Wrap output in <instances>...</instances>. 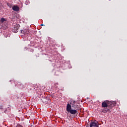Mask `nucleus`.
<instances>
[{"mask_svg": "<svg viewBox=\"0 0 127 127\" xmlns=\"http://www.w3.org/2000/svg\"><path fill=\"white\" fill-rule=\"evenodd\" d=\"M19 28L18 27V25H15L12 29L13 32H14V33H16V32H18L17 30H18Z\"/></svg>", "mask_w": 127, "mask_h": 127, "instance_id": "6", "label": "nucleus"}, {"mask_svg": "<svg viewBox=\"0 0 127 127\" xmlns=\"http://www.w3.org/2000/svg\"><path fill=\"white\" fill-rule=\"evenodd\" d=\"M13 10H14L15 11H18L19 10V7L17 6H14L12 7Z\"/></svg>", "mask_w": 127, "mask_h": 127, "instance_id": "7", "label": "nucleus"}, {"mask_svg": "<svg viewBox=\"0 0 127 127\" xmlns=\"http://www.w3.org/2000/svg\"><path fill=\"white\" fill-rule=\"evenodd\" d=\"M21 32L26 36H28L30 34V33L29 32V30L27 29H24V30H22L21 31Z\"/></svg>", "mask_w": 127, "mask_h": 127, "instance_id": "5", "label": "nucleus"}, {"mask_svg": "<svg viewBox=\"0 0 127 127\" xmlns=\"http://www.w3.org/2000/svg\"><path fill=\"white\" fill-rule=\"evenodd\" d=\"M99 123L96 122H91L90 125H87L86 127H99Z\"/></svg>", "mask_w": 127, "mask_h": 127, "instance_id": "4", "label": "nucleus"}, {"mask_svg": "<svg viewBox=\"0 0 127 127\" xmlns=\"http://www.w3.org/2000/svg\"><path fill=\"white\" fill-rule=\"evenodd\" d=\"M107 112H108V113H111V110H110V109L107 108V109H104L102 110V113H104L105 114H106V113H107Z\"/></svg>", "mask_w": 127, "mask_h": 127, "instance_id": "8", "label": "nucleus"}, {"mask_svg": "<svg viewBox=\"0 0 127 127\" xmlns=\"http://www.w3.org/2000/svg\"><path fill=\"white\" fill-rule=\"evenodd\" d=\"M44 25H45L43 24H41V26H44Z\"/></svg>", "mask_w": 127, "mask_h": 127, "instance_id": "12", "label": "nucleus"}, {"mask_svg": "<svg viewBox=\"0 0 127 127\" xmlns=\"http://www.w3.org/2000/svg\"><path fill=\"white\" fill-rule=\"evenodd\" d=\"M66 112L70 113L71 115H76L77 114V109H72L71 104L68 103L66 106Z\"/></svg>", "mask_w": 127, "mask_h": 127, "instance_id": "2", "label": "nucleus"}, {"mask_svg": "<svg viewBox=\"0 0 127 127\" xmlns=\"http://www.w3.org/2000/svg\"><path fill=\"white\" fill-rule=\"evenodd\" d=\"M2 109H3L2 106L0 105V110H2Z\"/></svg>", "mask_w": 127, "mask_h": 127, "instance_id": "10", "label": "nucleus"}, {"mask_svg": "<svg viewBox=\"0 0 127 127\" xmlns=\"http://www.w3.org/2000/svg\"><path fill=\"white\" fill-rule=\"evenodd\" d=\"M115 106H116V103L108 100L104 101L102 103V108H109V109H112V108L115 107Z\"/></svg>", "mask_w": 127, "mask_h": 127, "instance_id": "1", "label": "nucleus"}, {"mask_svg": "<svg viewBox=\"0 0 127 127\" xmlns=\"http://www.w3.org/2000/svg\"><path fill=\"white\" fill-rule=\"evenodd\" d=\"M4 21H5V19L4 18H1L0 19V22L2 23H3V22H4Z\"/></svg>", "mask_w": 127, "mask_h": 127, "instance_id": "9", "label": "nucleus"}, {"mask_svg": "<svg viewBox=\"0 0 127 127\" xmlns=\"http://www.w3.org/2000/svg\"><path fill=\"white\" fill-rule=\"evenodd\" d=\"M70 106H71L72 108L75 109V110H78L80 109V104L78 103V102L75 101V100H70Z\"/></svg>", "mask_w": 127, "mask_h": 127, "instance_id": "3", "label": "nucleus"}, {"mask_svg": "<svg viewBox=\"0 0 127 127\" xmlns=\"http://www.w3.org/2000/svg\"><path fill=\"white\" fill-rule=\"evenodd\" d=\"M16 127H23L21 125H18Z\"/></svg>", "mask_w": 127, "mask_h": 127, "instance_id": "11", "label": "nucleus"}]
</instances>
